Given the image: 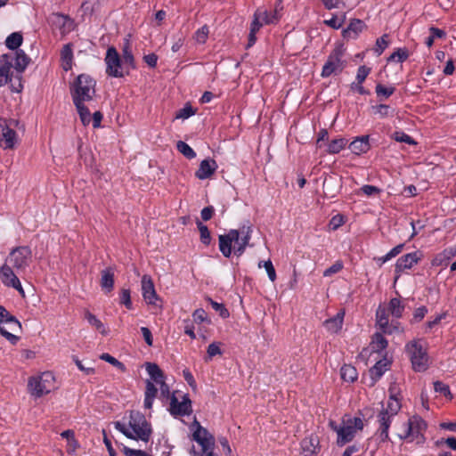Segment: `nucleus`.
<instances>
[{
    "label": "nucleus",
    "mask_w": 456,
    "mask_h": 456,
    "mask_svg": "<svg viewBox=\"0 0 456 456\" xmlns=\"http://www.w3.org/2000/svg\"><path fill=\"white\" fill-rule=\"evenodd\" d=\"M119 303L124 305L128 310L133 309V303L131 300V292L128 289H122L119 293Z\"/></svg>",
    "instance_id": "49"
},
{
    "label": "nucleus",
    "mask_w": 456,
    "mask_h": 456,
    "mask_svg": "<svg viewBox=\"0 0 456 456\" xmlns=\"http://www.w3.org/2000/svg\"><path fill=\"white\" fill-rule=\"evenodd\" d=\"M443 444H447L451 449L456 451V438L448 437L446 439H440L436 442V447H441Z\"/></svg>",
    "instance_id": "63"
},
{
    "label": "nucleus",
    "mask_w": 456,
    "mask_h": 456,
    "mask_svg": "<svg viewBox=\"0 0 456 456\" xmlns=\"http://www.w3.org/2000/svg\"><path fill=\"white\" fill-rule=\"evenodd\" d=\"M208 301L214 310L216 312H219L220 315L224 318H226L229 314L227 309L224 306V305L217 303L216 301H213L211 298H208Z\"/></svg>",
    "instance_id": "61"
},
{
    "label": "nucleus",
    "mask_w": 456,
    "mask_h": 456,
    "mask_svg": "<svg viewBox=\"0 0 456 456\" xmlns=\"http://www.w3.org/2000/svg\"><path fill=\"white\" fill-rule=\"evenodd\" d=\"M340 375L341 379L346 382H354L358 377L357 370L350 364H345L341 367Z\"/></svg>",
    "instance_id": "37"
},
{
    "label": "nucleus",
    "mask_w": 456,
    "mask_h": 456,
    "mask_svg": "<svg viewBox=\"0 0 456 456\" xmlns=\"http://www.w3.org/2000/svg\"><path fill=\"white\" fill-rule=\"evenodd\" d=\"M19 125L16 119L0 120V139L4 142V150L13 149L18 143V134L14 127Z\"/></svg>",
    "instance_id": "12"
},
{
    "label": "nucleus",
    "mask_w": 456,
    "mask_h": 456,
    "mask_svg": "<svg viewBox=\"0 0 456 456\" xmlns=\"http://www.w3.org/2000/svg\"><path fill=\"white\" fill-rule=\"evenodd\" d=\"M388 310L385 307L379 306L376 312V322L379 330L386 334H393L395 332H403V329L401 327L399 322H392L389 323L388 321Z\"/></svg>",
    "instance_id": "14"
},
{
    "label": "nucleus",
    "mask_w": 456,
    "mask_h": 456,
    "mask_svg": "<svg viewBox=\"0 0 456 456\" xmlns=\"http://www.w3.org/2000/svg\"><path fill=\"white\" fill-rule=\"evenodd\" d=\"M387 310L393 317L399 319L403 316L404 305L400 299L394 297L389 301Z\"/></svg>",
    "instance_id": "33"
},
{
    "label": "nucleus",
    "mask_w": 456,
    "mask_h": 456,
    "mask_svg": "<svg viewBox=\"0 0 456 456\" xmlns=\"http://www.w3.org/2000/svg\"><path fill=\"white\" fill-rule=\"evenodd\" d=\"M196 224L200 231V241L206 246H208L211 242V235L208 228L207 227V225H205L202 222L199 220L196 222Z\"/></svg>",
    "instance_id": "45"
},
{
    "label": "nucleus",
    "mask_w": 456,
    "mask_h": 456,
    "mask_svg": "<svg viewBox=\"0 0 456 456\" xmlns=\"http://www.w3.org/2000/svg\"><path fill=\"white\" fill-rule=\"evenodd\" d=\"M258 267H264L271 281L273 282L276 280V272L271 260L259 262Z\"/></svg>",
    "instance_id": "50"
},
{
    "label": "nucleus",
    "mask_w": 456,
    "mask_h": 456,
    "mask_svg": "<svg viewBox=\"0 0 456 456\" xmlns=\"http://www.w3.org/2000/svg\"><path fill=\"white\" fill-rule=\"evenodd\" d=\"M405 351L415 371H424L428 366V355L420 340L414 339L405 345Z\"/></svg>",
    "instance_id": "8"
},
{
    "label": "nucleus",
    "mask_w": 456,
    "mask_h": 456,
    "mask_svg": "<svg viewBox=\"0 0 456 456\" xmlns=\"http://www.w3.org/2000/svg\"><path fill=\"white\" fill-rule=\"evenodd\" d=\"M30 259V249L28 247H19L10 253L5 264L13 267L18 273H20L28 266Z\"/></svg>",
    "instance_id": "13"
},
{
    "label": "nucleus",
    "mask_w": 456,
    "mask_h": 456,
    "mask_svg": "<svg viewBox=\"0 0 456 456\" xmlns=\"http://www.w3.org/2000/svg\"><path fill=\"white\" fill-rule=\"evenodd\" d=\"M330 427L338 435V445L343 446L354 439L357 431L363 428V421L359 417L344 418L341 425L338 426L335 421H330Z\"/></svg>",
    "instance_id": "3"
},
{
    "label": "nucleus",
    "mask_w": 456,
    "mask_h": 456,
    "mask_svg": "<svg viewBox=\"0 0 456 456\" xmlns=\"http://www.w3.org/2000/svg\"><path fill=\"white\" fill-rule=\"evenodd\" d=\"M191 430L192 431V440L201 447V452L198 453L199 456H203L205 453L214 451V436L196 419L191 423ZM191 453L197 454L194 447L191 448Z\"/></svg>",
    "instance_id": "6"
},
{
    "label": "nucleus",
    "mask_w": 456,
    "mask_h": 456,
    "mask_svg": "<svg viewBox=\"0 0 456 456\" xmlns=\"http://www.w3.org/2000/svg\"><path fill=\"white\" fill-rule=\"evenodd\" d=\"M28 61L29 58L23 51H16L13 67L17 71L23 72L26 69Z\"/></svg>",
    "instance_id": "35"
},
{
    "label": "nucleus",
    "mask_w": 456,
    "mask_h": 456,
    "mask_svg": "<svg viewBox=\"0 0 456 456\" xmlns=\"http://www.w3.org/2000/svg\"><path fill=\"white\" fill-rule=\"evenodd\" d=\"M48 23L53 29H57L65 36L74 29L73 20L61 13H52L48 18Z\"/></svg>",
    "instance_id": "17"
},
{
    "label": "nucleus",
    "mask_w": 456,
    "mask_h": 456,
    "mask_svg": "<svg viewBox=\"0 0 456 456\" xmlns=\"http://www.w3.org/2000/svg\"><path fill=\"white\" fill-rule=\"evenodd\" d=\"M388 342L381 333H375L372 337L370 347L377 353L383 352L387 347Z\"/></svg>",
    "instance_id": "36"
},
{
    "label": "nucleus",
    "mask_w": 456,
    "mask_h": 456,
    "mask_svg": "<svg viewBox=\"0 0 456 456\" xmlns=\"http://www.w3.org/2000/svg\"><path fill=\"white\" fill-rule=\"evenodd\" d=\"M371 110L374 115H378L379 118L388 117L392 112L390 106L387 104L372 106Z\"/></svg>",
    "instance_id": "48"
},
{
    "label": "nucleus",
    "mask_w": 456,
    "mask_h": 456,
    "mask_svg": "<svg viewBox=\"0 0 456 456\" xmlns=\"http://www.w3.org/2000/svg\"><path fill=\"white\" fill-rule=\"evenodd\" d=\"M13 269V267L7 264L2 266L0 269V280L5 286L12 287L21 294H24L21 283L17 275L14 273Z\"/></svg>",
    "instance_id": "19"
},
{
    "label": "nucleus",
    "mask_w": 456,
    "mask_h": 456,
    "mask_svg": "<svg viewBox=\"0 0 456 456\" xmlns=\"http://www.w3.org/2000/svg\"><path fill=\"white\" fill-rule=\"evenodd\" d=\"M434 388L436 392H439L446 397L451 396V391L449 387L441 381L435 382Z\"/></svg>",
    "instance_id": "62"
},
{
    "label": "nucleus",
    "mask_w": 456,
    "mask_h": 456,
    "mask_svg": "<svg viewBox=\"0 0 456 456\" xmlns=\"http://www.w3.org/2000/svg\"><path fill=\"white\" fill-rule=\"evenodd\" d=\"M207 353H208V359H212L216 355H221L222 354V350L220 349V344L216 343V342L211 343L208 346Z\"/></svg>",
    "instance_id": "58"
},
{
    "label": "nucleus",
    "mask_w": 456,
    "mask_h": 456,
    "mask_svg": "<svg viewBox=\"0 0 456 456\" xmlns=\"http://www.w3.org/2000/svg\"><path fill=\"white\" fill-rule=\"evenodd\" d=\"M388 362L387 361H379L370 370V385H374L378 379L387 370Z\"/></svg>",
    "instance_id": "31"
},
{
    "label": "nucleus",
    "mask_w": 456,
    "mask_h": 456,
    "mask_svg": "<svg viewBox=\"0 0 456 456\" xmlns=\"http://www.w3.org/2000/svg\"><path fill=\"white\" fill-rule=\"evenodd\" d=\"M255 13L264 25L276 23L280 19L277 10L268 12L265 9H257Z\"/></svg>",
    "instance_id": "30"
},
{
    "label": "nucleus",
    "mask_w": 456,
    "mask_h": 456,
    "mask_svg": "<svg viewBox=\"0 0 456 456\" xmlns=\"http://www.w3.org/2000/svg\"><path fill=\"white\" fill-rule=\"evenodd\" d=\"M370 69L362 65V66H360L357 69V74H356V82H359V83H363L366 79V77H368V75L370 74Z\"/></svg>",
    "instance_id": "60"
},
{
    "label": "nucleus",
    "mask_w": 456,
    "mask_h": 456,
    "mask_svg": "<svg viewBox=\"0 0 456 456\" xmlns=\"http://www.w3.org/2000/svg\"><path fill=\"white\" fill-rule=\"evenodd\" d=\"M393 138L396 142H405L407 144H416V142L409 134L402 131L395 132Z\"/></svg>",
    "instance_id": "53"
},
{
    "label": "nucleus",
    "mask_w": 456,
    "mask_h": 456,
    "mask_svg": "<svg viewBox=\"0 0 456 456\" xmlns=\"http://www.w3.org/2000/svg\"><path fill=\"white\" fill-rule=\"evenodd\" d=\"M85 319L88 322L90 325L94 326L95 329L100 330L102 334L106 333L102 322L89 311L85 312Z\"/></svg>",
    "instance_id": "46"
},
{
    "label": "nucleus",
    "mask_w": 456,
    "mask_h": 456,
    "mask_svg": "<svg viewBox=\"0 0 456 456\" xmlns=\"http://www.w3.org/2000/svg\"><path fill=\"white\" fill-rule=\"evenodd\" d=\"M395 86H385L381 84H378L375 87V93L379 100L390 97L395 93Z\"/></svg>",
    "instance_id": "43"
},
{
    "label": "nucleus",
    "mask_w": 456,
    "mask_h": 456,
    "mask_svg": "<svg viewBox=\"0 0 456 456\" xmlns=\"http://www.w3.org/2000/svg\"><path fill=\"white\" fill-rule=\"evenodd\" d=\"M114 427L126 437L145 443L149 442L152 433L151 424L139 411H131L128 425L116 421Z\"/></svg>",
    "instance_id": "2"
},
{
    "label": "nucleus",
    "mask_w": 456,
    "mask_h": 456,
    "mask_svg": "<svg viewBox=\"0 0 456 456\" xmlns=\"http://www.w3.org/2000/svg\"><path fill=\"white\" fill-rule=\"evenodd\" d=\"M345 54V48L342 45H337L329 55L325 64L322 67L321 76L322 77H329L332 74L341 72L345 68L343 56Z\"/></svg>",
    "instance_id": "11"
},
{
    "label": "nucleus",
    "mask_w": 456,
    "mask_h": 456,
    "mask_svg": "<svg viewBox=\"0 0 456 456\" xmlns=\"http://www.w3.org/2000/svg\"><path fill=\"white\" fill-rule=\"evenodd\" d=\"M106 64V74L112 77H123L125 76V69L129 68L123 64V61L114 46H110L107 49L106 55L104 58Z\"/></svg>",
    "instance_id": "10"
},
{
    "label": "nucleus",
    "mask_w": 456,
    "mask_h": 456,
    "mask_svg": "<svg viewBox=\"0 0 456 456\" xmlns=\"http://www.w3.org/2000/svg\"><path fill=\"white\" fill-rule=\"evenodd\" d=\"M387 46V35H383L377 39L374 51L378 55H380Z\"/></svg>",
    "instance_id": "52"
},
{
    "label": "nucleus",
    "mask_w": 456,
    "mask_h": 456,
    "mask_svg": "<svg viewBox=\"0 0 456 456\" xmlns=\"http://www.w3.org/2000/svg\"><path fill=\"white\" fill-rule=\"evenodd\" d=\"M5 325L9 326L12 331H19L21 329L20 322L12 315L4 306L0 305V334L11 344L15 345L20 338L8 331Z\"/></svg>",
    "instance_id": "9"
},
{
    "label": "nucleus",
    "mask_w": 456,
    "mask_h": 456,
    "mask_svg": "<svg viewBox=\"0 0 456 456\" xmlns=\"http://www.w3.org/2000/svg\"><path fill=\"white\" fill-rule=\"evenodd\" d=\"M141 284H142V295L144 301L148 305H156V303L159 299V297L156 292L155 286H154L151 277L148 274H144L142 277Z\"/></svg>",
    "instance_id": "20"
},
{
    "label": "nucleus",
    "mask_w": 456,
    "mask_h": 456,
    "mask_svg": "<svg viewBox=\"0 0 456 456\" xmlns=\"http://www.w3.org/2000/svg\"><path fill=\"white\" fill-rule=\"evenodd\" d=\"M209 28L208 25H203L194 34L193 38L198 44H205L208 37Z\"/></svg>",
    "instance_id": "47"
},
{
    "label": "nucleus",
    "mask_w": 456,
    "mask_h": 456,
    "mask_svg": "<svg viewBox=\"0 0 456 456\" xmlns=\"http://www.w3.org/2000/svg\"><path fill=\"white\" fill-rule=\"evenodd\" d=\"M363 28V21L359 19H354L352 20L347 28L343 30L342 35L345 38L354 39L362 31Z\"/></svg>",
    "instance_id": "26"
},
{
    "label": "nucleus",
    "mask_w": 456,
    "mask_h": 456,
    "mask_svg": "<svg viewBox=\"0 0 456 456\" xmlns=\"http://www.w3.org/2000/svg\"><path fill=\"white\" fill-rule=\"evenodd\" d=\"M61 66L63 70L69 71L73 66V46L71 44H66L61 50Z\"/></svg>",
    "instance_id": "24"
},
{
    "label": "nucleus",
    "mask_w": 456,
    "mask_h": 456,
    "mask_svg": "<svg viewBox=\"0 0 456 456\" xmlns=\"http://www.w3.org/2000/svg\"><path fill=\"white\" fill-rule=\"evenodd\" d=\"M345 317V311L339 310L337 314L331 318L327 319L323 322V326L330 333H338L341 330Z\"/></svg>",
    "instance_id": "23"
},
{
    "label": "nucleus",
    "mask_w": 456,
    "mask_h": 456,
    "mask_svg": "<svg viewBox=\"0 0 456 456\" xmlns=\"http://www.w3.org/2000/svg\"><path fill=\"white\" fill-rule=\"evenodd\" d=\"M253 226L249 224H243L238 229H231L225 234L218 236L219 250L224 257H230L232 254L240 256L246 248L250 246Z\"/></svg>",
    "instance_id": "1"
},
{
    "label": "nucleus",
    "mask_w": 456,
    "mask_h": 456,
    "mask_svg": "<svg viewBox=\"0 0 456 456\" xmlns=\"http://www.w3.org/2000/svg\"><path fill=\"white\" fill-rule=\"evenodd\" d=\"M217 164L216 160L211 159H204L200 162L199 169L195 173V176L200 180H205L210 177L216 170Z\"/></svg>",
    "instance_id": "22"
},
{
    "label": "nucleus",
    "mask_w": 456,
    "mask_h": 456,
    "mask_svg": "<svg viewBox=\"0 0 456 456\" xmlns=\"http://www.w3.org/2000/svg\"><path fill=\"white\" fill-rule=\"evenodd\" d=\"M427 428L428 424L420 416H411L405 425L404 433L400 435V438L407 443L422 444L426 440L425 433Z\"/></svg>",
    "instance_id": "5"
},
{
    "label": "nucleus",
    "mask_w": 456,
    "mask_h": 456,
    "mask_svg": "<svg viewBox=\"0 0 456 456\" xmlns=\"http://www.w3.org/2000/svg\"><path fill=\"white\" fill-rule=\"evenodd\" d=\"M192 317L194 322L198 323H201L203 322L208 321L207 313L202 308L196 309L192 314Z\"/></svg>",
    "instance_id": "64"
},
{
    "label": "nucleus",
    "mask_w": 456,
    "mask_h": 456,
    "mask_svg": "<svg viewBox=\"0 0 456 456\" xmlns=\"http://www.w3.org/2000/svg\"><path fill=\"white\" fill-rule=\"evenodd\" d=\"M176 148L180 153H182L189 159H192L196 157V152L193 151V149L188 143L183 141L177 142Z\"/></svg>",
    "instance_id": "44"
},
{
    "label": "nucleus",
    "mask_w": 456,
    "mask_h": 456,
    "mask_svg": "<svg viewBox=\"0 0 456 456\" xmlns=\"http://www.w3.org/2000/svg\"><path fill=\"white\" fill-rule=\"evenodd\" d=\"M394 416H390L389 413L381 410L378 415V421L379 428L378 430L379 436L381 442H386L389 438L388 430L392 423Z\"/></svg>",
    "instance_id": "21"
},
{
    "label": "nucleus",
    "mask_w": 456,
    "mask_h": 456,
    "mask_svg": "<svg viewBox=\"0 0 456 456\" xmlns=\"http://www.w3.org/2000/svg\"><path fill=\"white\" fill-rule=\"evenodd\" d=\"M1 57L4 64L0 67V87L4 86L10 79V70L12 67V60L13 59L10 54H3Z\"/></svg>",
    "instance_id": "29"
},
{
    "label": "nucleus",
    "mask_w": 456,
    "mask_h": 456,
    "mask_svg": "<svg viewBox=\"0 0 456 456\" xmlns=\"http://www.w3.org/2000/svg\"><path fill=\"white\" fill-rule=\"evenodd\" d=\"M344 216L342 215L334 216L329 223V228L331 231H336L344 224Z\"/></svg>",
    "instance_id": "57"
},
{
    "label": "nucleus",
    "mask_w": 456,
    "mask_h": 456,
    "mask_svg": "<svg viewBox=\"0 0 456 456\" xmlns=\"http://www.w3.org/2000/svg\"><path fill=\"white\" fill-rule=\"evenodd\" d=\"M169 411L175 417L189 416L192 412L191 401L189 395H183L182 400L179 401L178 397L173 394L170 396Z\"/></svg>",
    "instance_id": "15"
},
{
    "label": "nucleus",
    "mask_w": 456,
    "mask_h": 456,
    "mask_svg": "<svg viewBox=\"0 0 456 456\" xmlns=\"http://www.w3.org/2000/svg\"><path fill=\"white\" fill-rule=\"evenodd\" d=\"M156 383L151 379L146 380V389L144 394V407L146 409H151L154 399L157 396L158 394V388H157Z\"/></svg>",
    "instance_id": "28"
},
{
    "label": "nucleus",
    "mask_w": 456,
    "mask_h": 456,
    "mask_svg": "<svg viewBox=\"0 0 456 456\" xmlns=\"http://www.w3.org/2000/svg\"><path fill=\"white\" fill-rule=\"evenodd\" d=\"M319 440L317 436H310L301 441V449L304 456H315L318 452Z\"/></svg>",
    "instance_id": "25"
},
{
    "label": "nucleus",
    "mask_w": 456,
    "mask_h": 456,
    "mask_svg": "<svg viewBox=\"0 0 456 456\" xmlns=\"http://www.w3.org/2000/svg\"><path fill=\"white\" fill-rule=\"evenodd\" d=\"M79 114V118L84 126H88L91 123L92 118L88 108L85 105L86 102H73Z\"/></svg>",
    "instance_id": "38"
},
{
    "label": "nucleus",
    "mask_w": 456,
    "mask_h": 456,
    "mask_svg": "<svg viewBox=\"0 0 456 456\" xmlns=\"http://www.w3.org/2000/svg\"><path fill=\"white\" fill-rule=\"evenodd\" d=\"M454 256H456V248H447L433 259L432 265H441L444 260H450Z\"/></svg>",
    "instance_id": "39"
},
{
    "label": "nucleus",
    "mask_w": 456,
    "mask_h": 456,
    "mask_svg": "<svg viewBox=\"0 0 456 456\" xmlns=\"http://www.w3.org/2000/svg\"><path fill=\"white\" fill-rule=\"evenodd\" d=\"M369 137L363 136L356 138L350 143V150L354 154H361L366 152L369 150Z\"/></svg>",
    "instance_id": "32"
},
{
    "label": "nucleus",
    "mask_w": 456,
    "mask_h": 456,
    "mask_svg": "<svg viewBox=\"0 0 456 456\" xmlns=\"http://www.w3.org/2000/svg\"><path fill=\"white\" fill-rule=\"evenodd\" d=\"M346 143L347 141L345 138L334 139L328 145V152L330 154H337L345 148Z\"/></svg>",
    "instance_id": "42"
},
{
    "label": "nucleus",
    "mask_w": 456,
    "mask_h": 456,
    "mask_svg": "<svg viewBox=\"0 0 456 456\" xmlns=\"http://www.w3.org/2000/svg\"><path fill=\"white\" fill-rule=\"evenodd\" d=\"M55 378L51 371L43 372L41 375L28 379V387L31 395L39 398L49 394L54 388Z\"/></svg>",
    "instance_id": "7"
},
{
    "label": "nucleus",
    "mask_w": 456,
    "mask_h": 456,
    "mask_svg": "<svg viewBox=\"0 0 456 456\" xmlns=\"http://www.w3.org/2000/svg\"><path fill=\"white\" fill-rule=\"evenodd\" d=\"M401 398H390L387 403V406L382 410L390 414V416H395L401 409Z\"/></svg>",
    "instance_id": "41"
},
{
    "label": "nucleus",
    "mask_w": 456,
    "mask_h": 456,
    "mask_svg": "<svg viewBox=\"0 0 456 456\" xmlns=\"http://www.w3.org/2000/svg\"><path fill=\"white\" fill-rule=\"evenodd\" d=\"M121 59L123 61V64L126 65L129 68V69H135L134 58V54L131 50L129 41H126L124 44V46L122 49V58Z\"/></svg>",
    "instance_id": "34"
},
{
    "label": "nucleus",
    "mask_w": 456,
    "mask_h": 456,
    "mask_svg": "<svg viewBox=\"0 0 456 456\" xmlns=\"http://www.w3.org/2000/svg\"><path fill=\"white\" fill-rule=\"evenodd\" d=\"M22 36L19 32H13L9 35L5 40V45L11 50L18 49L22 44Z\"/></svg>",
    "instance_id": "40"
},
{
    "label": "nucleus",
    "mask_w": 456,
    "mask_h": 456,
    "mask_svg": "<svg viewBox=\"0 0 456 456\" xmlns=\"http://www.w3.org/2000/svg\"><path fill=\"white\" fill-rule=\"evenodd\" d=\"M408 52L405 49L399 48L389 56L388 61L403 62L408 58Z\"/></svg>",
    "instance_id": "51"
},
{
    "label": "nucleus",
    "mask_w": 456,
    "mask_h": 456,
    "mask_svg": "<svg viewBox=\"0 0 456 456\" xmlns=\"http://www.w3.org/2000/svg\"><path fill=\"white\" fill-rule=\"evenodd\" d=\"M345 20V15L342 19H338L337 16L333 15L331 19L324 20V23L329 27L338 29L342 27Z\"/></svg>",
    "instance_id": "59"
},
{
    "label": "nucleus",
    "mask_w": 456,
    "mask_h": 456,
    "mask_svg": "<svg viewBox=\"0 0 456 456\" xmlns=\"http://www.w3.org/2000/svg\"><path fill=\"white\" fill-rule=\"evenodd\" d=\"M194 114H195V111L191 108V106L186 105V106H184L183 108H182L181 110H179L177 111V113L175 114V118L185 119V118H190L191 116H192Z\"/></svg>",
    "instance_id": "56"
},
{
    "label": "nucleus",
    "mask_w": 456,
    "mask_h": 456,
    "mask_svg": "<svg viewBox=\"0 0 456 456\" xmlns=\"http://www.w3.org/2000/svg\"><path fill=\"white\" fill-rule=\"evenodd\" d=\"M100 285L105 293H110L114 288V272L111 268L103 269L101 272Z\"/></svg>",
    "instance_id": "27"
},
{
    "label": "nucleus",
    "mask_w": 456,
    "mask_h": 456,
    "mask_svg": "<svg viewBox=\"0 0 456 456\" xmlns=\"http://www.w3.org/2000/svg\"><path fill=\"white\" fill-rule=\"evenodd\" d=\"M95 80L86 74H80L70 86L73 102H87L95 94Z\"/></svg>",
    "instance_id": "4"
},
{
    "label": "nucleus",
    "mask_w": 456,
    "mask_h": 456,
    "mask_svg": "<svg viewBox=\"0 0 456 456\" xmlns=\"http://www.w3.org/2000/svg\"><path fill=\"white\" fill-rule=\"evenodd\" d=\"M100 358L110 364H112L113 366L118 368L120 370L122 371H125L126 370V367L125 365L120 362L118 360H117L115 357L111 356L110 354H107V353H104L102 354Z\"/></svg>",
    "instance_id": "54"
},
{
    "label": "nucleus",
    "mask_w": 456,
    "mask_h": 456,
    "mask_svg": "<svg viewBox=\"0 0 456 456\" xmlns=\"http://www.w3.org/2000/svg\"><path fill=\"white\" fill-rule=\"evenodd\" d=\"M421 259V254L419 251L411 252L400 256L396 263L395 272L396 273L395 280L406 270L411 269Z\"/></svg>",
    "instance_id": "18"
},
{
    "label": "nucleus",
    "mask_w": 456,
    "mask_h": 456,
    "mask_svg": "<svg viewBox=\"0 0 456 456\" xmlns=\"http://www.w3.org/2000/svg\"><path fill=\"white\" fill-rule=\"evenodd\" d=\"M343 267H344V265H343L342 261H339V260L336 261L331 266H330L323 272V276L330 277V276L339 273L343 269Z\"/></svg>",
    "instance_id": "55"
},
{
    "label": "nucleus",
    "mask_w": 456,
    "mask_h": 456,
    "mask_svg": "<svg viewBox=\"0 0 456 456\" xmlns=\"http://www.w3.org/2000/svg\"><path fill=\"white\" fill-rule=\"evenodd\" d=\"M145 369L150 378H151L156 385L159 386L161 396L164 398H168L170 395L169 387L165 382L164 373L159 365L153 362H146Z\"/></svg>",
    "instance_id": "16"
}]
</instances>
